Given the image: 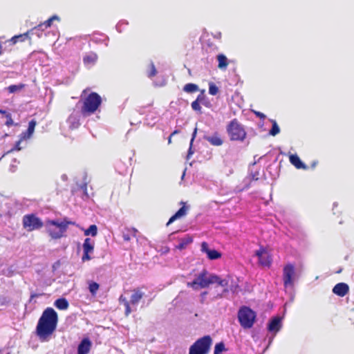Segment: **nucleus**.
<instances>
[{"label":"nucleus","mask_w":354,"mask_h":354,"mask_svg":"<svg viewBox=\"0 0 354 354\" xmlns=\"http://www.w3.org/2000/svg\"><path fill=\"white\" fill-rule=\"evenodd\" d=\"M317 162L316 161H314V162L312 163L311 167H312L313 168L315 167H316V165H317Z\"/></svg>","instance_id":"0e129e2a"},{"label":"nucleus","mask_w":354,"mask_h":354,"mask_svg":"<svg viewBox=\"0 0 354 354\" xmlns=\"http://www.w3.org/2000/svg\"><path fill=\"white\" fill-rule=\"evenodd\" d=\"M91 252H83V255L82 257V261L83 262L84 261H89L91 259V257L90 256V254Z\"/></svg>","instance_id":"603ef678"},{"label":"nucleus","mask_w":354,"mask_h":354,"mask_svg":"<svg viewBox=\"0 0 354 354\" xmlns=\"http://www.w3.org/2000/svg\"><path fill=\"white\" fill-rule=\"evenodd\" d=\"M21 141L22 140H21V138H19V140L15 143L14 147L12 148L8 153H10L13 151H20L23 148L21 147Z\"/></svg>","instance_id":"de8ad7c7"},{"label":"nucleus","mask_w":354,"mask_h":354,"mask_svg":"<svg viewBox=\"0 0 354 354\" xmlns=\"http://www.w3.org/2000/svg\"><path fill=\"white\" fill-rule=\"evenodd\" d=\"M67 123L71 129H77L80 126L79 116L71 114L67 119Z\"/></svg>","instance_id":"412c9836"},{"label":"nucleus","mask_w":354,"mask_h":354,"mask_svg":"<svg viewBox=\"0 0 354 354\" xmlns=\"http://www.w3.org/2000/svg\"><path fill=\"white\" fill-rule=\"evenodd\" d=\"M6 125H7L8 127L12 126L14 124V122L12 118L11 114L10 113H6Z\"/></svg>","instance_id":"3c124183"},{"label":"nucleus","mask_w":354,"mask_h":354,"mask_svg":"<svg viewBox=\"0 0 354 354\" xmlns=\"http://www.w3.org/2000/svg\"><path fill=\"white\" fill-rule=\"evenodd\" d=\"M253 113L255 114L257 117L259 118L261 120H264L266 118V115L260 111H253Z\"/></svg>","instance_id":"4d7b16f0"},{"label":"nucleus","mask_w":354,"mask_h":354,"mask_svg":"<svg viewBox=\"0 0 354 354\" xmlns=\"http://www.w3.org/2000/svg\"><path fill=\"white\" fill-rule=\"evenodd\" d=\"M203 139L209 142L213 146L218 147L223 144V140L217 131L213 133L212 135H204Z\"/></svg>","instance_id":"4468645a"},{"label":"nucleus","mask_w":354,"mask_h":354,"mask_svg":"<svg viewBox=\"0 0 354 354\" xmlns=\"http://www.w3.org/2000/svg\"><path fill=\"white\" fill-rule=\"evenodd\" d=\"M62 225H64V232H66L67 231V229L68 227V225H75V223L74 221H70L68 219V218L65 217L62 221H59Z\"/></svg>","instance_id":"72a5a7b5"},{"label":"nucleus","mask_w":354,"mask_h":354,"mask_svg":"<svg viewBox=\"0 0 354 354\" xmlns=\"http://www.w3.org/2000/svg\"><path fill=\"white\" fill-rule=\"evenodd\" d=\"M22 225L23 227L28 232H32L41 229L44 225L45 226V223L35 214L31 213L23 216Z\"/></svg>","instance_id":"6e6552de"},{"label":"nucleus","mask_w":354,"mask_h":354,"mask_svg":"<svg viewBox=\"0 0 354 354\" xmlns=\"http://www.w3.org/2000/svg\"><path fill=\"white\" fill-rule=\"evenodd\" d=\"M267 253L266 249L263 246H260L259 249L255 251V256L258 257V259H261Z\"/></svg>","instance_id":"e433bc0d"},{"label":"nucleus","mask_w":354,"mask_h":354,"mask_svg":"<svg viewBox=\"0 0 354 354\" xmlns=\"http://www.w3.org/2000/svg\"><path fill=\"white\" fill-rule=\"evenodd\" d=\"M259 263L263 266L270 267L271 265V259L268 256H263L261 259H258Z\"/></svg>","instance_id":"2f4dec72"},{"label":"nucleus","mask_w":354,"mask_h":354,"mask_svg":"<svg viewBox=\"0 0 354 354\" xmlns=\"http://www.w3.org/2000/svg\"><path fill=\"white\" fill-rule=\"evenodd\" d=\"M270 121L272 123V127L269 131V135L272 136H275L280 132V128L276 120L270 119Z\"/></svg>","instance_id":"a878e982"},{"label":"nucleus","mask_w":354,"mask_h":354,"mask_svg":"<svg viewBox=\"0 0 354 354\" xmlns=\"http://www.w3.org/2000/svg\"><path fill=\"white\" fill-rule=\"evenodd\" d=\"M349 291V287L346 283L340 282L333 288V292L339 296L344 297Z\"/></svg>","instance_id":"2eb2a0df"},{"label":"nucleus","mask_w":354,"mask_h":354,"mask_svg":"<svg viewBox=\"0 0 354 354\" xmlns=\"http://www.w3.org/2000/svg\"><path fill=\"white\" fill-rule=\"evenodd\" d=\"M45 28H39V25L34 27L33 28L30 29V30L27 31L26 33H28V37L30 35H37L38 37H41L42 35V32L44 30Z\"/></svg>","instance_id":"cd10ccee"},{"label":"nucleus","mask_w":354,"mask_h":354,"mask_svg":"<svg viewBox=\"0 0 354 354\" xmlns=\"http://www.w3.org/2000/svg\"><path fill=\"white\" fill-rule=\"evenodd\" d=\"M274 336H275V335H274V334H272V337H270L269 338V339H268V346H270V344H272V341H273V339H274Z\"/></svg>","instance_id":"680f3d73"},{"label":"nucleus","mask_w":354,"mask_h":354,"mask_svg":"<svg viewBox=\"0 0 354 354\" xmlns=\"http://www.w3.org/2000/svg\"><path fill=\"white\" fill-rule=\"evenodd\" d=\"M259 174V172L258 171H254V172L251 171L250 173V176L252 178V180H257L259 179V178H258Z\"/></svg>","instance_id":"6e6d98bb"},{"label":"nucleus","mask_w":354,"mask_h":354,"mask_svg":"<svg viewBox=\"0 0 354 354\" xmlns=\"http://www.w3.org/2000/svg\"><path fill=\"white\" fill-rule=\"evenodd\" d=\"M208 274L207 270L203 269L192 281L187 283V286L196 290L198 287L206 288L209 287V285L215 283V279H217V275L212 274L207 277Z\"/></svg>","instance_id":"20e7f679"},{"label":"nucleus","mask_w":354,"mask_h":354,"mask_svg":"<svg viewBox=\"0 0 354 354\" xmlns=\"http://www.w3.org/2000/svg\"><path fill=\"white\" fill-rule=\"evenodd\" d=\"M102 104L101 96L95 93H90L83 101V105L81 109L82 114L84 116H88L94 113Z\"/></svg>","instance_id":"7ed1b4c3"},{"label":"nucleus","mask_w":354,"mask_h":354,"mask_svg":"<svg viewBox=\"0 0 354 354\" xmlns=\"http://www.w3.org/2000/svg\"><path fill=\"white\" fill-rule=\"evenodd\" d=\"M10 301V299L8 297H6L4 295H0V306H6L8 305Z\"/></svg>","instance_id":"79ce46f5"},{"label":"nucleus","mask_w":354,"mask_h":354,"mask_svg":"<svg viewBox=\"0 0 354 354\" xmlns=\"http://www.w3.org/2000/svg\"><path fill=\"white\" fill-rule=\"evenodd\" d=\"M93 343L88 337H84L77 347V354H88Z\"/></svg>","instance_id":"f8f14e48"},{"label":"nucleus","mask_w":354,"mask_h":354,"mask_svg":"<svg viewBox=\"0 0 354 354\" xmlns=\"http://www.w3.org/2000/svg\"><path fill=\"white\" fill-rule=\"evenodd\" d=\"M237 319L243 328L249 329L253 327L256 322L257 313L250 307L242 306L238 310Z\"/></svg>","instance_id":"f03ea898"},{"label":"nucleus","mask_w":354,"mask_h":354,"mask_svg":"<svg viewBox=\"0 0 354 354\" xmlns=\"http://www.w3.org/2000/svg\"><path fill=\"white\" fill-rule=\"evenodd\" d=\"M216 59L218 62V68L221 70H225L228 65V59L227 57L223 53H219L217 55Z\"/></svg>","instance_id":"aec40b11"},{"label":"nucleus","mask_w":354,"mask_h":354,"mask_svg":"<svg viewBox=\"0 0 354 354\" xmlns=\"http://www.w3.org/2000/svg\"><path fill=\"white\" fill-rule=\"evenodd\" d=\"M290 162L294 165L297 169H307L308 166L301 161L300 158L297 154H290L289 156Z\"/></svg>","instance_id":"dca6fc26"},{"label":"nucleus","mask_w":354,"mask_h":354,"mask_svg":"<svg viewBox=\"0 0 354 354\" xmlns=\"http://www.w3.org/2000/svg\"><path fill=\"white\" fill-rule=\"evenodd\" d=\"M99 35L103 36V37H104V39H102V40H101V43H103V44H104V45L106 46H108L109 37L107 35H105L104 34H100Z\"/></svg>","instance_id":"5fc2aeb1"},{"label":"nucleus","mask_w":354,"mask_h":354,"mask_svg":"<svg viewBox=\"0 0 354 354\" xmlns=\"http://www.w3.org/2000/svg\"><path fill=\"white\" fill-rule=\"evenodd\" d=\"M100 285L95 281H91L88 283V290L91 295L95 296L99 290Z\"/></svg>","instance_id":"c756f323"},{"label":"nucleus","mask_w":354,"mask_h":354,"mask_svg":"<svg viewBox=\"0 0 354 354\" xmlns=\"http://www.w3.org/2000/svg\"><path fill=\"white\" fill-rule=\"evenodd\" d=\"M215 283H218L220 286L225 287L228 285V281L226 279H222L217 275V279H215Z\"/></svg>","instance_id":"a18cd8bd"},{"label":"nucleus","mask_w":354,"mask_h":354,"mask_svg":"<svg viewBox=\"0 0 354 354\" xmlns=\"http://www.w3.org/2000/svg\"><path fill=\"white\" fill-rule=\"evenodd\" d=\"M83 252H93L94 250V243L90 238H86L84 241L83 245Z\"/></svg>","instance_id":"5701e85b"},{"label":"nucleus","mask_w":354,"mask_h":354,"mask_svg":"<svg viewBox=\"0 0 354 354\" xmlns=\"http://www.w3.org/2000/svg\"><path fill=\"white\" fill-rule=\"evenodd\" d=\"M144 295V292H142L139 288L134 289L133 290V294L131 295L130 301H129V302L132 306H136L139 303V301L143 297Z\"/></svg>","instance_id":"f3484780"},{"label":"nucleus","mask_w":354,"mask_h":354,"mask_svg":"<svg viewBox=\"0 0 354 354\" xmlns=\"http://www.w3.org/2000/svg\"><path fill=\"white\" fill-rule=\"evenodd\" d=\"M193 242V239L190 236H187V237L182 239L180 241V243L176 246V249L179 250H184L189 244Z\"/></svg>","instance_id":"4be33fe9"},{"label":"nucleus","mask_w":354,"mask_h":354,"mask_svg":"<svg viewBox=\"0 0 354 354\" xmlns=\"http://www.w3.org/2000/svg\"><path fill=\"white\" fill-rule=\"evenodd\" d=\"M46 233L52 239H59L65 236L64 225H62L58 220L48 219L45 222Z\"/></svg>","instance_id":"0eeeda50"},{"label":"nucleus","mask_w":354,"mask_h":354,"mask_svg":"<svg viewBox=\"0 0 354 354\" xmlns=\"http://www.w3.org/2000/svg\"><path fill=\"white\" fill-rule=\"evenodd\" d=\"M150 68H151V70H150V71L148 73V77H152L155 76L156 75V73H157V71H156V68L155 67V65H154V64L152 62L150 64Z\"/></svg>","instance_id":"49530a36"},{"label":"nucleus","mask_w":354,"mask_h":354,"mask_svg":"<svg viewBox=\"0 0 354 354\" xmlns=\"http://www.w3.org/2000/svg\"><path fill=\"white\" fill-rule=\"evenodd\" d=\"M32 136V135L27 130L22 132L19 135V138H21V140H26L28 139H30Z\"/></svg>","instance_id":"a19ab883"},{"label":"nucleus","mask_w":354,"mask_h":354,"mask_svg":"<svg viewBox=\"0 0 354 354\" xmlns=\"http://www.w3.org/2000/svg\"><path fill=\"white\" fill-rule=\"evenodd\" d=\"M100 33H95L93 35L92 38H91V40L95 43V44H100L101 43V40H102V39L101 38L102 36H100Z\"/></svg>","instance_id":"8fccbe9b"},{"label":"nucleus","mask_w":354,"mask_h":354,"mask_svg":"<svg viewBox=\"0 0 354 354\" xmlns=\"http://www.w3.org/2000/svg\"><path fill=\"white\" fill-rule=\"evenodd\" d=\"M191 106L192 108V109L195 111H197L199 113H201V106L200 105V102H197V101H193L191 104Z\"/></svg>","instance_id":"58836bf2"},{"label":"nucleus","mask_w":354,"mask_h":354,"mask_svg":"<svg viewBox=\"0 0 354 354\" xmlns=\"http://www.w3.org/2000/svg\"><path fill=\"white\" fill-rule=\"evenodd\" d=\"M54 306L59 310H64L68 309L69 303L65 297H59L54 301Z\"/></svg>","instance_id":"a211bd4d"},{"label":"nucleus","mask_w":354,"mask_h":354,"mask_svg":"<svg viewBox=\"0 0 354 354\" xmlns=\"http://www.w3.org/2000/svg\"><path fill=\"white\" fill-rule=\"evenodd\" d=\"M19 37H28V33H24V34H20L19 35H15L14 37H12L10 39V41L15 44H16L19 40Z\"/></svg>","instance_id":"c03bdc74"},{"label":"nucleus","mask_w":354,"mask_h":354,"mask_svg":"<svg viewBox=\"0 0 354 354\" xmlns=\"http://www.w3.org/2000/svg\"><path fill=\"white\" fill-rule=\"evenodd\" d=\"M212 339L210 335H205L198 339L189 349V354H207L209 351Z\"/></svg>","instance_id":"423d86ee"},{"label":"nucleus","mask_w":354,"mask_h":354,"mask_svg":"<svg viewBox=\"0 0 354 354\" xmlns=\"http://www.w3.org/2000/svg\"><path fill=\"white\" fill-rule=\"evenodd\" d=\"M183 90L187 93H193L198 91L199 90V87L196 84L187 83L184 86Z\"/></svg>","instance_id":"393cba45"},{"label":"nucleus","mask_w":354,"mask_h":354,"mask_svg":"<svg viewBox=\"0 0 354 354\" xmlns=\"http://www.w3.org/2000/svg\"><path fill=\"white\" fill-rule=\"evenodd\" d=\"M36 125L37 121L32 119L28 122V129L26 130L33 135Z\"/></svg>","instance_id":"c9c22d12"},{"label":"nucleus","mask_w":354,"mask_h":354,"mask_svg":"<svg viewBox=\"0 0 354 354\" xmlns=\"http://www.w3.org/2000/svg\"><path fill=\"white\" fill-rule=\"evenodd\" d=\"M283 283L285 288L294 286L295 280L297 278V273L295 266L288 263L283 268Z\"/></svg>","instance_id":"1a4fd4ad"},{"label":"nucleus","mask_w":354,"mask_h":354,"mask_svg":"<svg viewBox=\"0 0 354 354\" xmlns=\"http://www.w3.org/2000/svg\"><path fill=\"white\" fill-rule=\"evenodd\" d=\"M179 132H180V131H179V130H177V129H176V130H174V131L171 133V136H173L174 135L178 133Z\"/></svg>","instance_id":"e2e57ef3"},{"label":"nucleus","mask_w":354,"mask_h":354,"mask_svg":"<svg viewBox=\"0 0 354 354\" xmlns=\"http://www.w3.org/2000/svg\"><path fill=\"white\" fill-rule=\"evenodd\" d=\"M193 144H194V142H189V149H188V151H187V157H186L187 160L190 159L194 153L195 150H194V149L193 147Z\"/></svg>","instance_id":"37998d69"},{"label":"nucleus","mask_w":354,"mask_h":354,"mask_svg":"<svg viewBox=\"0 0 354 354\" xmlns=\"http://www.w3.org/2000/svg\"><path fill=\"white\" fill-rule=\"evenodd\" d=\"M119 301L120 303L125 305V301H128L125 297H123V295H121L119 298Z\"/></svg>","instance_id":"bf43d9fd"},{"label":"nucleus","mask_w":354,"mask_h":354,"mask_svg":"<svg viewBox=\"0 0 354 354\" xmlns=\"http://www.w3.org/2000/svg\"><path fill=\"white\" fill-rule=\"evenodd\" d=\"M205 95H204V91H203L201 92V94H199V95L197 96V97H196V99L195 100V101H197V102H200V103H203V100H205Z\"/></svg>","instance_id":"864d4df0"},{"label":"nucleus","mask_w":354,"mask_h":354,"mask_svg":"<svg viewBox=\"0 0 354 354\" xmlns=\"http://www.w3.org/2000/svg\"><path fill=\"white\" fill-rule=\"evenodd\" d=\"M85 236H95L97 234V227L96 225L93 224L84 231Z\"/></svg>","instance_id":"bb28decb"},{"label":"nucleus","mask_w":354,"mask_h":354,"mask_svg":"<svg viewBox=\"0 0 354 354\" xmlns=\"http://www.w3.org/2000/svg\"><path fill=\"white\" fill-rule=\"evenodd\" d=\"M129 24V22L127 20L122 19L120 20L115 26V29L118 32H122V30L121 28V25L127 26Z\"/></svg>","instance_id":"ea45409f"},{"label":"nucleus","mask_w":354,"mask_h":354,"mask_svg":"<svg viewBox=\"0 0 354 354\" xmlns=\"http://www.w3.org/2000/svg\"><path fill=\"white\" fill-rule=\"evenodd\" d=\"M54 21H60V18L57 15H53L51 17H50L48 19L45 21L44 23H41L39 24V28L44 27L45 28H47L48 27H50L53 22Z\"/></svg>","instance_id":"b1692460"},{"label":"nucleus","mask_w":354,"mask_h":354,"mask_svg":"<svg viewBox=\"0 0 354 354\" xmlns=\"http://www.w3.org/2000/svg\"><path fill=\"white\" fill-rule=\"evenodd\" d=\"M180 205H182V207L179 208L178 211L175 212L174 214H173L167 221L166 225L169 226L172 223H174L175 221L181 218L182 217L186 216L187 211L189 209V206L186 205V203L181 201L180 203Z\"/></svg>","instance_id":"ddd939ff"},{"label":"nucleus","mask_w":354,"mask_h":354,"mask_svg":"<svg viewBox=\"0 0 354 354\" xmlns=\"http://www.w3.org/2000/svg\"><path fill=\"white\" fill-rule=\"evenodd\" d=\"M225 350L226 348L224 342H218L214 346V354H221Z\"/></svg>","instance_id":"7c9ffc66"},{"label":"nucleus","mask_w":354,"mask_h":354,"mask_svg":"<svg viewBox=\"0 0 354 354\" xmlns=\"http://www.w3.org/2000/svg\"><path fill=\"white\" fill-rule=\"evenodd\" d=\"M36 125L37 121L32 119L28 122V129L26 130L33 135Z\"/></svg>","instance_id":"f704fd0d"},{"label":"nucleus","mask_w":354,"mask_h":354,"mask_svg":"<svg viewBox=\"0 0 354 354\" xmlns=\"http://www.w3.org/2000/svg\"><path fill=\"white\" fill-rule=\"evenodd\" d=\"M171 137L172 136H169V138H168V143L170 144L171 142Z\"/></svg>","instance_id":"338daca9"},{"label":"nucleus","mask_w":354,"mask_h":354,"mask_svg":"<svg viewBox=\"0 0 354 354\" xmlns=\"http://www.w3.org/2000/svg\"><path fill=\"white\" fill-rule=\"evenodd\" d=\"M131 231V234H130L129 233H123L122 237L125 241H129L131 240V235H133V236H136L137 230L135 228H132Z\"/></svg>","instance_id":"4c0bfd02"},{"label":"nucleus","mask_w":354,"mask_h":354,"mask_svg":"<svg viewBox=\"0 0 354 354\" xmlns=\"http://www.w3.org/2000/svg\"><path fill=\"white\" fill-rule=\"evenodd\" d=\"M218 87L214 83H209V93L212 95H216L218 93Z\"/></svg>","instance_id":"473e14b6"},{"label":"nucleus","mask_w":354,"mask_h":354,"mask_svg":"<svg viewBox=\"0 0 354 354\" xmlns=\"http://www.w3.org/2000/svg\"><path fill=\"white\" fill-rule=\"evenodd\" d=\"M24 86L25 84L22 83L18 84H11L7 88V90L10 93H15L23 89Z\"/></svg>","instance_id":"c85d7f7f"},{"label":"nucleus","mask_w":354,"mask_h":354,"mask_svg":"<svg viewBox=\"0 0 354 354\" xmlns=\"http://www.w3.org/2000/svg\"><path fill=\"white\" fill-rule=\"evenodd\" d=\"M0 113H2V114H6V111L5 110H3V109H0Z\"/></svg>","instance_id":"774afa93"},{"label":"nucleus","mask_w":354,"mask_h":354,"mask_svg":"<svg viewBox=\"0 0 354 354\" xmlns=\"http://www.w3.org/2000/svg\"><path fill=\"white\" fill-rule=\"evenodd\" d=\"M282 319L279 315L271 317L267 324L268 331L276 335L282 328Z\"/></svg>","instance_id":"9d476101"},{"label":"nucleus","mask_w":354,"mask_h":354,"mask_svg":"<svg viewBox=\"0 0 354 354\" xmlns=\"http://www.w3.org/2000/svg\"><path fill=\"white\" fill-rule=\"evenodd\" d=\"M28 38V37H19V41H25Z\"/></svg>","instance_id":"69168bd1"},{"label":"nucleus","mask_w":354,"mask_h":354,"mask_svg":"<svg viewBox=\"0 0 354 354\" xmlns=\"http://www.w3.org/2000/svg\"><path fill=\"white\" fill-rule=\"evenodd\" d=\"M201 250L203 253H205L209 260H217L222 256L221 252L216 249H210L207 242L203 241L201 243Z\"/></svg>","instance_id":"9b49d317"},{"label":"nucleus","mask_w":354,"mask_h":354,"mask_svg":"<svg viewBox=\"0 0 354 354\" xmlns=\"http://www.w3.org/2000/svg\"><path fill=\"white\" fill-rule=\"evenodd\" d=\"M58 323L57 312L51 307L46 308L39 317L35 330L39 339L47 342L55 331Z\"/></svg>","instance_id":"f257e3e1"},{"label":"nucleus","mask_w":354,"mask_h":354,"mask_svg":"<svg viewBox=\"0 0 354 354\" xmlns=\"http://www.w3.org/2000/svg\"><path fill=\"white\" fill-rule=\"evenodd\" d=\"M226 131L231 141L243 142L247 135L243 126L236 119H233L227 124Z\"/></svg>","instance_id":"39448f33"},{"label":"nucleus","mask_w":354,"mask_h":354,"mask_svg":"<svg viewBox=\"0 0 354 354\" xmlns=\"http://www.w3.org/2000/svg\"><path fill=\"white\" fill-rule=\"evenodd\" d=\"M196 134H197V128L195 127L193 132H192V138H191V140H190V142H194V140L196 138Z\"/></svg>","instance_id":"13d9d810"},{"label":"nucleus","mask_w":354,"mask_h":354,"mask_svg":"<svg viewBox=\"0 0 354 354\" xmlns=\"http://www.w3.org/2000/svg\"><path fill=\"white\" fill-rule=\"evenodd\" d=\"M97 60V55L95 53L90 52L83 57L85 65H94Z\"/></svg>","instance_id":"6ab92c4d"},{"label":"nucleus","mask_w":354,"mask_h":354,"mask_svg":"<svg viewBox=\"0 0 354 354\" xmlns=\"http://www.w3.org/2000/svg\"><path fill=\"white\" fill-rule=\"evenodd\" d=\"M130 303L129 302V301H125V305L124 307H125V312H124V314L127 317L129 315V314L132 312V309L130 306Z\"/></svg>","instance_id":"09e8293b"},{"label":"nucleus","mask_w":354,"mask_h":354,"mask_svg":"<svg viewBox=\"0 0 354 354\" xmlns=\"http://www.w3.org/2000/svg\"><path fill=\"white\" fill-rule=\"evenodd\" d=\"M39 296H40L39 294H37V293H31L30 295V301H32V299H33L34 298H36V297H38Z\"/></svg>","instance_id":"052dcab7"}]
</instances>
